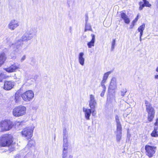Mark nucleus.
Segmentation results:
<instances>
[{
	"mask_svg": "<svg viewBox=\"0 0 158 158\" xmlns=\"http://www.w3.org/2000/svg\"><path fill=\"white\" fill-rule=\"evenodd\" d=\"M12 136L9 134L3 135L0 140V146H8L11 144L12 142Z\"/></svg>",
	"mask_w": 158,
	"mask_h": 158,
	"instance_id": "nucleus-1",
	"label": "nucleus"
},
{
	"mask_svg": "<svg viewBox=\"0 0 158 158\" xmlns=\"http://www.w3.org/2000/svg\"><path fill=\"white\" fill-rule=\"evenodd\" d=\"M26 108L25 106H17L13 109L12 114L15 117H19L24 115L26 113Z\"/></svg>",
	"mask_w": 158,
	"mask_h": 158,
	"instance_id": "nucleus-2",
	"label": "nucleus"
},
{
	"mask_svg": "<svg viewBox=\"0 0 158 158\" xmlns=\"http://www.w3.org/2000/svg\"><path fill=\"white\" fill-rule=\"evenodd\" d=\"M89 106L92 110V113L94 114L97 106V103L94 96L93 94H90L88 101Z\"/></svg>",
	"mask_w": 158,
	"mask_h": 158,
	"instance_id": "nucleus-3",
	"label": "nucleus"
},
{
	"mask_svg": "<svg viewBox=\"0 0 158 158\" xmlns=\"http://www.w3.org/2000/svg\"><path fill=\"white\" fill-rule=\"evenodd\" d=\"M12 123L9 120L2 121L0 123V127L3 131H8L12 127Z\"/></svg>",
	"mask_w": 158,
	"mask_h": 158,
	"instance_id": "nucleus-4",
	"label": "nucleus"
},
{
	"mask_svg": "<svg viewBox=\"0 0 158 158\" xmlns=\"http://www.w3.org/2000/svg\"><path fill=\"white\" fill-rule=\"evenodd\" d=\"M33 129L32 127H28L24 128L22 131L23 136L27 139H30L32 136Z\"/></svg>",
	"mask_w": 158,
	"mask_h": 158,
	"instance_id": "nucleus-5",
	"label": "nucleus"
},
{
	"mask_svg": "<svg viewBox=\"0 0 158 158\" xmlns=\"http://www.w3.org/2000/svg\"><path fill=\"white\" fill-rule=\"evenodd\" d=\"M145 149L146 153L149 157H152L155 153L156 150V147L155 146H152L150 145H146Z\"/></svg>",
	"mask_w": 158,
	"mask_h": 158,
	"instance_id": "nucleus-6",
	"label": "nucleus"
},
{
	"mask_svg": "<svg viewBox=\"0 0 158 158\" xmlns=\"http://www.w3.org/2000/svg\"><path fill=\"white\" fill-rule=\"evenodd\" d=\"M34 96V94L31 91L29 90L23 94L21 96L22 98L25 101H30Z\"/></svg>",
	"mask_w": 158,
	"mask_h": 158,
	"instance_id": "nucleus-7",
	"label": "nucleus"
},
{
	"mask_svg": "<svg viewBox=\"0 0 158 158\" xmlns=\"http://www.w3.org/2000/svg\"><path fill=\"white\" fill-rule=\"evenodd\" d=\"M19 68V65L17 63H14L9 67L5 68L4 69L8 73H10L15 72Z\"/></svg>",
	"mask_w": 158,
	"mask_h": 158,
	"instance_id": "nucleus-8",
	"label": "nucleus"
},
{
	"mask_svg": "<svg viewBox=\"0 0 158 158\" xmlns=\"http://www.w3.org/2000/svg\"><path fill=\"white\" fill-rule=\"evenodd\" d=\"M19 25V22L16 20H11L8 24V28L11 30H14Z\"/></svg>",
	"mask_w": 158,
	"mask_h": 158,
	"instance_id": "nucleus-9",
	"label": "nucleus"
},
{
	"mask_svg": "<svg viewBox=\"0 0 158 158\" xmlns=\"http://www.w3.org/2000/svg\"><path fill=\"white\" fill-rule=\"evenodd\" d=\"M83 111L84 113L85 118L86 120L90 119V117L91 113H92V110L91 109H88L85 107L83 108Z\"/></svg>",
	"mask_w": 158,
	"mask_h": 158,
	"instance_id": "nucleus-10",
	"label": "nucleus"
},
{
	"mask_svg": "<svg viewBox=\"0 0 158 158\" xmlns=\"http://www.w3.org/2000/svg\"><path fill=\"white\" fill-rule=\"evenodd\" d=\"M15 83L12 81H6L4 82V89L9 90L12 89L14 86Z\"/></svg>",
	"mask_w": 158,
	"mask_h": 158,
	"instance_id": "nucleus-11",
	"label": "nucleus"
},
{
	"mask_svg": "<svg viewBox=\"0 0 158 158\" xmlns=\"http://www.w3.org/2000/svg\"><path fill=\"white\" fill-rule=\"evenodd\" d=\"M144 102L146 110L148 113L155 112L154 108L150 102L147 100H145Z\"/></svg>",
	"mask_w": 158,
	"mask_h": 158,
	"instance_id": "nucleus-12",
	"label": "nucleus"
},
{
	"mask_svg": "<svg viewBox=\"0 0 158 158\" xmlns=\"http://www.w3.org/2000/svg\"><path fill=\"white\" fill-rule=\"evenodd\" d=\"M33 36L32 33L29 32L25 33L22 36V39L21 40V42L22 43L23 41H25L29 40L31 39Z\"/></svg>",
	"mask_w": 158,
	"mask_h": 158,
	"instance_id": "nucleus-13",
	"label": "nucleus"
},
{
	"mask_svg": "<svg viewBox=\"0 0 158 158\" xmlns=\"http://www.w3.org/2000/svg\"><path fill=\"white\" fill-rule=\"evenodd\" d=\"M117 88V80L115 77L112 78L109 86V89L111 90H115Z\"/></svg>",
	"mask_w": 158,
	"mask_h": 158,
	"instance_id": "nucleus-14",
	"label": "nucleus"
},
{
	"mask_svg": "<svg viewBox=\"0 0 158 158\" xmlns=\"http://www.w3.org/2000/svg\"><path fill=\"white\" fill-rule=\"evenodd\" d=\"M21 40H18L15 44H9L10 47L14 50H16L19 48V46L21 44Z\"/></svg>",
	"mask_w": 158,
	"mask_h": 158,
	"instance_id": "nucleus-15",
	"label": "nucleus"
},
{
	"mask_svg": "<svg viewBox=\"0 0 158 158\" xmlns=\"http://www.w3.org/2000/svg\"><path fill=\"white\" fill-rule=\"evenodd\" d=\"M115 120L116 125V131H122V127L118 115L115 116Z\"/></svg>",
	"mask_w": 158,
	"mask_h": 158,
	"instance_id": "nucleus-16",
	"label": "nucleus"
},
{
	"mask_svg": "<svg viewBox=\"0 0 158 158\" xmlns=\"http://www.w3.org/2000/svg\"><path fill=\"white\" fill-rule=\"evenodd\" d=\"M84 55L83 52H81L79 53L78 56V62L82 66H83L84 64L85 59L84 57Z\"/></svg>",
	"mask_w": 158,
	"mask_h": 158,
	"instance_id": "nucleus-17",
	"label": "nucleus"
},
{
	"mask_svg": "<svg viewBox=\"0 0 158 158\" xmlns=\"http://www.w3.org/2000/svg\"><path fill=\"white\" fill-rule=\"evenodd\" d=\"M143 0V2H139V5L140 6L139 7V10H142L143 8L145 6L150 7L151 6V4L149 3L148 1H147L146 0Z\"/></svg>",
	"mask_w": 158,
	"mask_h": 158,
	"instance_id": "nucleus-18",
	"label": "nucleus"
},
{
	"mask_svg": "<svg viewBox=\"0 0 158 158\" xmlns=\"http://www.w3.org/2000/svg\"><path fill=\"white\" fill-rule=\"evenodd\" d=\"M6 58V56L4 52L0 53V67L4 63Z\"/></svg>",
	"mask_w": 158,
	"mask_h": 158,
	"instance_id": "nucleus-19",
	"label": "nucleus"
},
{
	"mask_svg": "<svg viewBox=\"0 0 158 158\" xmlns=\"http://www.w3.org/2000/svg\"><path fill=\"white\" fill-rule=\"evenodd\" d=\"M91 36L92 37V40L88 42L87 44L88 47L89 48H91L92 47H94V46L95 36L94 34H92Z\"/></svg>",
	"mask_w": 158,
	"mask_h": 158,
	"instance_id": "nucleus-20",
	"label": "nucleus"
},
{
	"mask_svg": "<svg viewBox=\"0 0 158 158\" xmlns=\"http://www.w3.org/2000/svg\"><path fill=\"white\" fill-rule=\"evenodd\" d=\"M121 17L126 23L129 24L130 23V19L125 13L123 12L121 14Z\"/></svg>",
	"mask_w": 158,
	"mask_h": 158,
	"instance_id": "nucleus-21",
	"label": "nucleus"
},
{
	"mask_svg": "<svg viewBox=\"0 0 158 158\" xmlns=\"http://www.w3.org/2000/svg\"><path fill=\"white\" fill-rule=\"evenodd\" d=\"M148 113V120L150 122H152L154 118L155 112Z\"/></svg>",
	"mask_w": 158,
	"mask_h": 158,
	"instance_id": "nucleus-22",
	"label": "nucleus"
},
{
	"mask_svg": "<svg viewBox=\"0 0 158 158\" xmlns=\"http://www.w3.org/2000/svg\"><path fill=\"white\" fill-rule=\"evenodd\" d=\"M68 139H64L63 140V152H65L68 149Z\"/></svg>",
	"mask_w": 158,
	"mask_h": 158,
	"instance_id": "nucleus-23",
	"label": "nucleus"
},
{
	"mask_svg": "<svg viewBox=\"0 0 158 158\" xmlns=\"http://www.w3.org/2000/svg\"><path fill=\"white\" fill-rule=\"evenodd\" d=\"M68 133L67 131L66 128H64L63 131V140L64 139H67L68 138Z\"/></svg>",
	"mask_w": 158,
	"mask_h": 158,
	"instance_id": "nucleus-24",
	"label": "nucleus"
},
{
	"mask_svg": "<svg viewBox=\"0 0 158 158\" xmlns=\"http://www.w3.org/2000/svg\"><path fill=\"white\" fill-rule=\"evenodd\" d=\"M22 97L20 96L19 94L16 93L15 94V100L16 102H18L21 99Z\"/></svg>",
	"mask_w": 158,
	"mask_h": 158,
	"instance_id": "nucleus-25",
	"label": "nucleus"
},
{
	"mask_svg": "<svg viewBox=\"0 0 158 158\" xmlns=\"http://www.w3.org/2000/svg\"><path fill=\"white\" fill-rule=\"evenodd\" d=\"M92 31V28L90 24L86 23L85 27V31Z\"/></svg>",
	"mask_w": 158,
	"mask_h": 158,
	"instance_id": "nucleus-26",
	"label": "nucleus"
},
{
	"mask_svg": "<svg viewBox=\"0 0 158 158\" xmlns=\"http://www.w3.org/2000/svg\"><path fill=\"white\" fill-rule=\"evenodd\" d=\"M145 28V25L144 24H143L141 26H139L138 29V31L139 32H143V30Z\"/></svg>",
	"mask_w": 158,
	"mask_h": 158,
	"instance_id": "nucleus-27",
	"label": "nucleus"
},
{
	"mask_svg": "<svg viewBox=\"0 0 158 158\" xmlns=\"http://www.w3.org/2000/svg\"><path fill=\"white\" fill-rule=\"evenodd\" d=\"M8 77L6 74L1 73L0 74V81H2L4 79Z\"/></svg>",
	"mask_w": 158,
	"mask_h": 158,
	"instance_id": "nucleus-28",
	"label": "nucleus"
},
{
	"mask_svg": "<svg viewBox=\"0 0 158 158\" xmlns=\"http://www.w3.org/2000/svg\"><path fill=\"white\" fill-rule=\"evenodd\" d=\"M151 136L153 137H158V131H153L151 134Z\"/></svg>",
	"mask_w": 158,
	"mask_h": 158,
	"instance_id": "nucleus-29",
	"label": "nucleus"
},
{
	"mask_svg": "<svg viewBox=\"0 0 158 158\" xmlns=\"http://www.w3.org/2000/svg\"><path fill=\"white\" fill-rule=\"evenodd\" d=\"M116 42V40L115 39H113L111 42V50H113L114 49Z\"/></svg>",
	"mask_w": 158,
	"mask_h": 158,
	"instance_id": "nucleus-30",
	"label": "nucleus"
},
{
	"mask_svg": "<svg viewBox=\"0 0 158 158\" xmlns=\"http://www.w3.org/2000/svg\"><path fill=\"white\" fill-rule=\"evenodd\" d=\"M127 90L125 88H122L121 90V95L123 96H124L127 92Z\"/></svg>",
	"mask_w": 158,
	"mask_h": 158,
	"instance_id": "nucleus-31",
	"label": "nucleus"
},
{
	"mask_svg": "<svg viewBox=\"0 0 158 158\" xmlns=\"http://www.w3.org/2000/svg\"><path fill=\"white\" fill-rule=\"evenodd\" d=\"M122 137V135H116V140L117 142H119L121 140Z\"/></svg>",
	"mask_w": 158,
	"mask_h": 158,
	"instance_id": "nucleus-32",
	"label": "nucleus"
},
{
	"mask_svg": "<svg viewBox=\"0 0 158 158\" xmlns=\"http://www.w3.org/2000/svg\"><path fill=\"white\" fill-rule=\"evenodd\" d=\"M110 72H107L105 73L103 76V79L106 80L109 75L110 74Z\"/></svg>",
	"mask_w": 158,
	"mask_h": 158,
	"instance_id": "nucleus-33",
	"label": "nucleus"
},
{
	"mask_svg": "<svg viewBox=\"0 0 158 158\" xmlns=\"http://www.w3.org/2000/svg\"><path fill=\"white\" fill-rule=\"evenodd\" d=\"M62 158H67V155L66 152H63Z\"/></svg>",
	"mask_w": 158,
	"mask_h": 158,
	"instance_id": "nucleus-34",
	"label": "nucleus"
},
{
	"mask_svg": "<svg viewBox=\"0 0 158 158\" xmlns=\"http://www.w3.org/2000/svg\"><path fill=\"white\" fill-rule=\"evenodd\" d=\"M115 134L116 135H122V131H115Z\"/></svg>",
	"mask_w": 158,
	"mask_h": 158,
	"instance_id": "nucleus-35",
	"label": "nucleus"
},
{
	"mask_svg": "<svg viewBox=\"0 0 158 158\" xmlns=\"http://www.w3.org/2000/svg\"><path fill=\"white\" fill-rule=\"evenodd\" d=\"M138 19V15H137V16L135 19L134 20H133V21H132V23H133L134 24H135V23L137 21Z\"/></svg>",
	"mask_w": 158,
	"mask_h": 158,
	"instance_id": "nucleus-36",
	"label": "nucleus"
},
{
	"mask_svg": "<svg viewBox=\"0 0 158 158\" xmlns=\"http://www.w3.org/2000/svg\"><path fill=\"white\" fill-rule=\"evenodd\" d=\"M26 56L25 55L23 56L22 58H21V62H23V61H24L26 59Z\"/></svg>",
	"mask_w": 158,
	"mask_h": 158,
	"instance_id": "nucleus-37",
	"label": "nucleus"
},
{
	"mask_svg": "<svg viewBox=\"0 0 158 158\" xmlns=\"http://www.w3.org/2000/svg\"><path fill=\"white\" fill-rule=\"evenodd\" d=\"M105 90H103L102 91V92L101 94V96L102 97H103L104 96Z\"/></svg>",
	"mask_w": 158,
	"mask_h": 158,
	"instance_id": "nucleus-38",
	"label": "nucleus"
},
{
	"mask_svg": "<svg viewBox=\"0 0 158 158\" xmlns=\"http://www.w3.org/2000/svg\"><path fill=\"white\" fill-rule=\"evenodd\" d=\"M158 129V126H155L154 127V129L153 131H158L157 130Z\"/></svg>",
	"mask_w": 158,
	"mask_h": 158,
	"instance_id": "nucleus-39",
	"label": "nucleus"
},
{
	"mask_svg": "<svg viewBox=\"0 0 158 158\" xmlns=\"http://www.w3.org/2000/svg\"><path fill=\"white\" fill-rule=\"evenodd\" d=\"M106 80L103 79V80L101 82V84H104V83L106 82Z\"/></svg>",
	"mask_w": 158,
	"mask_h": 158,
	"instance_id": "nucleus-40",
	"label": "nucleus"
},
{
	"mask_svg": "<svg viewBox=\"0 0 158 158\" xmlns=\"http://www.w3.org/2000/svg\"><path fill=\"white\" fill-rule=\"evenodd\" d=\"M155 126H158V118L156 119V122L154 124Z\"/></svg>",
	"mask_w": 158,
	"mask_h": 158,
	"instance_id": "nucleus-41",
	"label": "nucleus"
},
{
	"mask_svg": "<svg viewBox=\"0 0 158 158\" xmlns=\"http://www.w3.org/2000/svg\"><path fill=\"white\" fill-rule=\"evenodd\" d=\"M101 85L103 88V90H106V87L104 84H101Z\"/></svg>",
	"mask_w": 158,
	"mask_h": 158,
	"instance_id": "nucleus-42",
	"label": "nucleus"
},
{
	"mask_svg": "<svg viewBox=\"0 0 158 158\" xmlns=\"http://www.w3.org/2000/svg\"><path fill=\"white\" fill-rule=\"evenodd\" d=\"M135 25V24L133 23H132V24L130 25V29H132L133 28L134 26Z\"/></svg>",
	"mask_w": 158,
	"mask_h": 158,
	"instance_id": "nucleus-43",
	"label": "nucleus"
},
{
	"mask_svg": "<svg viewBox=\"0 0 158 158\" xmlns=\"http://www.w3.org/2000/svg\"><path fill=\"white\" fill-rule=\"evenodd\" d=\"M143 33V32H140V37H142Z\"/></svg>",
	"mask_w": 158,
	"mask_h": 158,
	"instance_id": "nucleus-44",
	"label": "nucleus"
},
{
	"mask_svg": "<svg viewBox=\"0 0 158 158\" xmlns=\"http://www.w3.org/2000/svg\"><path fill=\"white\" fill-rule=\"evenodd\" d=\"M155 79L158 80V75H156L155 76Z\"/></svg>",
	"mask_w": 158,
	"mask_h": 158,
	"instance_id": "nucleus-45",
	"label": "nucleus"
},
{
	"mask_svg": "<svg viewBox=\"0 0 158 158\" xmlns=\"http://www.w3.org/2000/svg\"><path fill=\"white\" fill-rule=\"evenodd\" d=\"M14 78L15 79H17V80H20V78H17L16 77H15Z\"/></svg>",
	"mask_w": 158,
	"mask_h": 158,
	"instance_id": "nucleus-46",
	"label": "nucleus"
},
{
	"mask_svg": "<svg viewBox=\"0 0 158 158\" xmlns=\"http://www.w3.org/2000/svg\"><path fill=\"white\" fill-rule=\"evenodd\" d=\"M88 17H87V18L85 19L86 23V22L87 23V21H88Z\"/></svg>",
	"mask_w": 158,
	"mask_h": 158,
	"instance_id": "nucleus-47",
	"label": "nucleus"
},
{
	"mask_svg": "<svg viewBox=\"0 0 158 158\" xmlns=\"http://www.w3.org/2000/svg\"><path fill=\"white\" fill-rule=\"evenodd\" d=\"M69 158H73V156H72L71 155H70L69 156Z\"/></svg>",
	"mask_w": 158,
	"mask_h": 158,
	"instance_id": "nucleus-48",
	"label": "nucleus"
},
{
	"mask_svg": "<svg viewBox=\"0 0 158 158\" xmlns=\"http://www.w3.org/2000/svg\"><path fill=\"white\" fill-rule=\"evenodd\" d=\"M142 37H139V39H140V41H142V38H141Z\"/></svg>",
	"mask_w": 158,
	"mask_h": 158,
	"instance_id": "nucleus-49",
	"label": "nucleus"
},
{
	"mask_svg": "<svg viewBox=\"0 0 158 158\" xmlns=\"http://www.w3.org/2000/svg\"><path fill=\"white\" fill-rule=\"evenodd\" d=\"M157 7L158 8V2H157Z\"/></svg>",
	"mask_w": 158,
	"mask_h": 158,
	"instance_id": "nucleus-50",
	"label": "nucleus"
}]
</instances>
